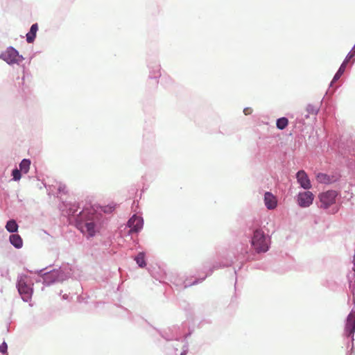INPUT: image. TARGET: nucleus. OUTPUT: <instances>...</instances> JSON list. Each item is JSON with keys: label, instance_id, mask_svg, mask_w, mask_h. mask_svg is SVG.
<instances>
[{"label": "nucleus", "instance_id": "f257e3e1", "mask_svg": "<svg viewBox=\"0 0 355 355\" xmlns=\"http://www.w3.org/2000/svg\"><path fill=\"white\" fill-rule=\"evenodd\" d=\"M93 220L94 215H89L87 211L84 210L77 218L76 226L83 234L93 236L98 231V227Z\"/></svg>", "mask_w": 355, "mask_h": 355}, {"label": "nucleus", "instance_id": "f03ea898", "mask_svg": "<svg viewBox=\"0 0 355 355\" xmlns=\"http://www.w3.org/2000/svg\"><path fill=\"white\" fill-rule=\"evenodd\" d=\"M338 193L335 190H328L318 194V207L323 209L332 208V213H336L338 208L336 206Z\"/></svg>", "mask_w": 355, "mask_h": 355}, {"label": "nucleus", "instance_id": "7ed1b4c3", "mask_svg": "<svg viewBox=\"0 0 355 355\" xmlns=\"http://www.w3.org/2000/svg\"><path fill=\"white\" fill-rule=\"evenodd\" d=\"M0 58L9 64L19 63L23 60V57L12 47H9L3 52L0 55Z\"/></svg>", "mask_w": 355, "mask_h": 355}, {"label": "nucleus", "instance_id": "20e7f679", "mask_svg": "<svg viewBox=\"0 0 355 355\" xmlns=\"http://www.w3.org/2000/svg\"><path fill=\"white\" fill-rule=\"evenodd\" d=\"M17 288L23 300L28 302L31 298L33 289L26 284L25 279L23 277H21L19 279Z\"/></svg>", "mask_w": 355, "mask_h": 355}, {"label": "nucleus", "instance_id": "39448f33", "mask_svg": "<svg viewBox=\"0 0 355 355\" xmlns=\"http://www.w3.org/2000/svg\"><path fill=\"white\" fill-rule=\"evenodd\" d=\"M313 199L314 195L309 191L300 192L297 196V204L301 207H309L313 203Z\"/></svg>", "mask_w": 355, "mask_h": 355}, {"label": "nucleus", "instance_id": "423d86ee", "mask_svg": "<svg viewBox=\"0 0 355 355\" xmlns=\"http://www.w3.org/2000/svg\"><path fill=\"white\" fill-rule=\"evenodd\" d=\"M339 175L334 173L327 174L324 173H318L316 176V180L320 184H330L337 182L339 180Z\"/></svg>", "mask_w": 355, "mask_h": 355}, {"label": "nucleus", "instance_id": "0eeeda50", "mask_svg": "<svg viewBox=\"0 0 355 355\" xmlns=\"http://www.w3.org/2000/svg\"><path fill=\"white\" fill-rule=\"evenodd\" d=\"M296 178L297 182L300 184V186L304 189H309L311 188V181L306 174V173L303 171H299L297 173Z\"/></svg>", "mask_w": 355, "mask_h": 355}, {"label": "nucleus", "instance_id": "6e6552de", "mask_svg": "<svg viewBox=\"0 0 355 355\" xmlns=\"http://www.w3.org/2000/svg\"><path fill=\"white\" fill-rule=\"evenodd\" d=\"M355 331V312H351L347 318V322L345 325V334L347 336L354 335Z\"/></svg>", "mask_w": 355, "mask_h": 355}, {"label": "nucleus", "instance_id": "1a4fd4ad", "mask_svg": "<svg viewBox=\"0 0 355 355\" xmlns=\"http://www.w3.org/2000/svg\"><path fill=\"white\" fill-rule=\"evenodd\" d=\"M264 203L268 209H274L277 205V198L270 192L264 194Z\"/></svg>", "mask_w": 355, "mask_h": 355}, {"label": "nucleus", "instance_id": "9d476101", "mask_svg": "<svg viewBox=\"0 0 355 355\" xmlns=\"http://www.w3.org/2000/svg\"><path fill=\"white\" fill-rule=\"evenodd\" d=\"M266 242V237L263 232L260 230H256L254 232L252 239V244H263Z\"/></svg>", "mask_w": 355, "mask_h": 355}, {"label": "nucleus", "instance_id": "9b49d317", "mask_svg": "<svg viewBox=\"0 0 355 355\" xmlns=\"http://www.w3.org/2000/svg\"><path fill=\"white\" fill-rule=\"evenodd\" d=\"M59 271L53 270L51 272L44 274V280L48 284L55 282L59 277Z\"/></svg>", "mask_w": 355, "mask_h": 355}, {"label": "nucleus", "instance_id": "f8f14e48", "mask_svg": "<svg viewBox=\"0 0 355 355\" xmlns=\"http://www.w3.org/2000/svg\"><path fill=\"white\" fill-rule=\"evenodd\" d=\"M37 30H38L37 24H34L31 26L30 31L26 34L27 42L32 43L34 41Z\"/></svg>", "mask_w": 355, "mask_h": 355}, {"label": "nucleus", "instance_id": "ddd939ff", "mask_svg": "<svg viewBox=\"0 0 355 355\" xmlns=\"http://www.w3.org/2000/svg\"><path fill=\"white\" fill-rule=\"evenodd\" d=\"M31 161L28 159H24L19 164V170L24 173H27L30 169Z\"/></svg>", "mask_w": 355, "mask_h": 355}, {"label": "nucleus", "instance_id": "4468645a", "mask_svg": "<svg viewBox=\"0 0 355 355\" xmlns=\"http://www.w3.org/2000/svg\"><path fill=\"white\" fill-rule=\"evenodd\" d=\"M135 260L136 261L138 266L141 268H144L146 266L145 254L144 252L139 253L135 258Z\"/></svg>", "mask_w": 355, "mask_h": 355}, {"label": "nucleus", "instance_id": "2eb2a0df", "mask_svg": "<svg viewBox=\"0 0 355 355\" xmlns=\"http://www.w3.org/2000/svg\"><path fill=\"white\" fill-rule=\"evenodd\" d=\"M144 225L143 218L135 214V232L139 231Z\"/></svg>", "mask_w": 355, "mask_h": 355}, {"label": "nucleus", "instance_id": "dca6fc26", "mask_svg": "<svg viewBox=\"0 0 355 355\" xmlns=\"http://www.w3.org/2000/svg\"><path fill=\"white\" fill-rule=\"evenodd\" d=\"M347 63H345L344 61L342 63V64L340 65L339 69L338 70L337 73L335 74L334 78H333V80L331 82V84L334 83V82H336V80H338L340 76L343 75V73H344L345 70V68L347 67Z\"/></svg>", "mask_w": 355, "mask_h": 355}, {"label": "nucleus", "instance_id": "f3484780", "mask_svg": "<svg viewBox=\"0 0 355 355\" xmlns=\"http://www.w3.org/2000/svg\"><path fill=\"white\" fill-rule=\"evenodd\" d=\"M116 207V205L114 204V202H112L107 205L101 206L100 208H101V210L102 211H103L104 213L111 214L112 212H113L115 210Z\"/></svg>", "mask_w": 355, "mask_h": 355}, {"label": "nucleus", "instance_id": "a211bd4d", "mask_svg": "<svg viewBox=\"0 0 355 355\" xmlns=\"http://www.w3.org/2000/svg\"><path fill=\"white\" fill-rule=\"evenodd\" d=\"M6 228L10 232H15L17 230L18 225L15 220H10L8 221Z\"/></svg>", "mask_w": 355, "mask_h": 355}, {"label": "nucleus", "instance_id": "6ab92c4d", "mask_svg": "<svg viewBox=\"0 0 355 355\" xmlns=\"http://www.w3.org/2000/svg\"><path fill=\"white\" fill-rule=\"evenodd\" d=\"M306 110L308 113V114L306 116L308 117L309 114H313V115L316 114L319 110V107L318 105L309 104L306 106Z\"/></svg>", "mask_w": 355, "mask_h": 355}, {"label": "nucleus", "instance_id": "aec40b11", "mask_svg": "<svg viewBox=\"0 0 355 355\" xmlns=\"http://www.w3.org/2000/svg\"><path fill=\"white\" fill-rule=\"evenodd\" d=\"M288 121L286 117H282L277 120V127L279 130H284L288 125Z\"/></svg>", "mask_w": 355, "mask_h": 355}, {"label": "nucleus", "instance_id": "412c9836", "mask_svg": "<svg viewBox=\"0 0 355 355\" xmlns=\"http://www.w3.org/2000/svg\"><path fill=\"white\" fill-rule=\"evenodd\" d=\"M10 241L11 244H21L22 243V240L18 234L10 235Z\"/></svg>", "mask_w": 355, "mask_h": 355}, {"label": "nucleus", "instance_id": "4be33fe9", "mask_svg": "<svg viewBox=\"0 0 355 355\" xmlns=\"http://www.w3.org/2000/svg\"><path fill=\"white\" fill-rule=\"evenodd\" d=\"M21 171L17 168H15L12 171V175L13 180L15 181H18L21 179Z\"/></svg>", "mask_w": 355, "mask_h": 355}, {"label": "nucleus", "instance_id": "5701e85b", "mask_svg": "<svg viewBox=\"0 0 355 355\" xmlns=\"http://www.w3.org/2000/svg\"><path fill=\"white\" fill-rule=\"evenodd\" d=\"M254 246H255L254 250L257 253L266 252L268 250V245H254Z\"/></svg>", "mask_w": 355, "mask_h": 355}, {"label": "nucleus", "instance_id": "b1692460", "mask_svg": "<svg viewBox=\"0 0 355 355\" xmlns=\"http://www.w3.org/2000/svg\"><path fill=\"white\" fill-rule=\"evenodd\" d=\"M354 57H355V47L347 54L344 62L347 64Z\"/></svg>", "mask_w": 355, "mask_h": 355}, {"label": "nucleus", "instance_id": "393cba45", "mask_svg": "<svg viewBox=\"0 0 355 355\" xmlns=\"http://www.w3.org/2000/svg\"><path fill=\"white\" fill-rule=\"evenodd\" d=\"M7 348H8L7 344L5 342H3L0 345V352L6 353L7 352Z\"/></svg>", "mask_w": 355, "mask_h": 355}, {"label": "nucleus", "instance_id": "a878e982", "mask_svg": "<svg viewBox=\"0 0 355 355\" xmlns=\"http://www.w3.org/2000/svg\"><path fill=\"white\" fill-rule=\"evenodd\" d=\"M66 186L65 185H60L58 187V190L60 192H65Z\"/></svg>", "mask_w": 355, "mask_h": 355}, {"label": "nucleus", "instance_id": "bb28decb", "mask_svg": "<svg viewBox=\"0 0 355 355\" xmlns=\"http://www.w3.org/2000/svg\"><path fill=\"white\" fill-rule=\"evenodd\" d=\"M250 111H251L250 108H245V109L243 110V112H244V113H245V115L249 114L250 113Z\"/></svg>", "mask_w": 355, "mask_h": 355}, {"label": "nucleus", "instance_id": "cd10ccee", "mask_svg": "<svg viewBox=\"0 0 355 355\" xmlns=\"http://www.w3.org/2000/svg\"><path fill=\"white\" fill-rule=\"evenodd\" d=\"M132 218H131L128 220V225H129V227H131V225H132Z\"/></svg>", "mask_w": 355, "mask_h": 355}, {"label": "nucleus", "instance_id": "c85d7f7f", "mask_svg": "<svg viewBox=\"0 0 355 355\" xmlns=\"http://www.w3.org/2000/svg\"><path fill=\"white\" fill-rule=\"evenodd\" d=\"M17 248H21L22 245H15Z\"/></svg>", "mask_w": 355, "mask_h": 355}, {"label": "nucleus", "instance_id": "c756f323", "mask_svg": "<svg viewBox=\"0 0 355 355\" xmlns=\"http://www.w3.org/2000/svg\"><path fill=\"white\" fill-rule=\"evenodd\" d=\"M24 75H23V76H22V84H24Z\"/></svg>", "mask_w": 355, "mask_h": 355}]
</instances>
